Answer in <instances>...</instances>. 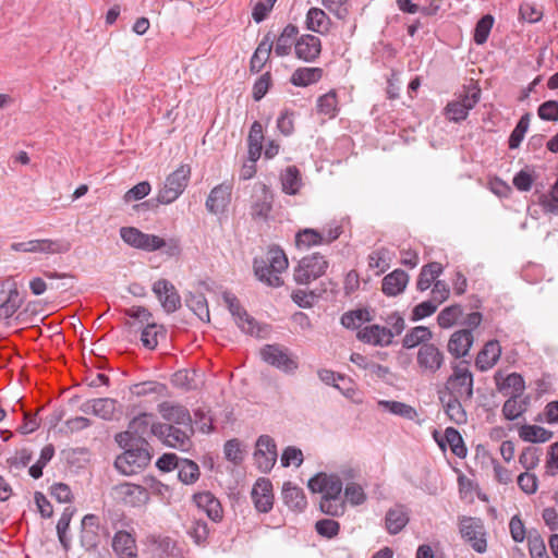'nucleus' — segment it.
I'll return each instance as SVG.
<instances>
[{
    "instance_id": "nucleus-12",
    "label": "nucleus",
    "mask_w": 558,
    "mask_h": 558,
    "mask_svg": "<svg viewBox=\"0 0 558 558\" xmlns=\"http://www.w3.org/2000/svg\"><path fill=\"white\" fill-rule=\"evenodd\" d=\"M254 459L260 472L267 473L272 469L277 460V447L270 436L262 435L258 437Z\"/></svg>"
},
{
    "instance_id": "nucleus-10",
    "label": "nucleus",
    "mask_w": 558,
    "mask_h": 558,
    "mask_svg": "<svg viewBox=\"0 0 558 558\" xmlns=\"http://www.w3.org/2000/svg\"><path fill=\"white\" fill-rule=\"evenodd\" d=\"M416 365L422 375H435L445 365V354L435 343L418 347Z\"/></svg>"
},
{
    "instance_id": "nucleus-64",
    "label": "nucleus",
    "mask_w": 558,
    "mask_h": 558,
    "mask_svg": "<svg viewBox=\"0 0 558 558\" xmlns=\"http://www.w3.org/2000/svg\"><path fill=\"white\" fill-rule=\"evenodd\" d=\"M538 117L544 121H558V101L547 100L539 105L537 109Z\"/></svg>"
},
{
    "instance_id": "nucleus-55",
    "label": "nucleus",
    "mask_w": 558,
    "mask_h": 558,
    "mask_svg": "<svg viewBox=\"0 0 558 558\" xmlns=\"http://www.w3.org/2000/svg\"><path fill=\"white\" fill-rule=\"evenodd\" d=\"M497 387L502 393H507V390L511 389L513 395L521 396L525 388V384L520 374L511 373L502 380V383H497Z\"/></svg>"
},
{
    "instance_id": "nucleus-3",
    "label": "nucleus",
    "mask_w": 558,
    "mask_h": 558,
    "mask_svg": "<svg viewBox=\"0 0 558 558\" xmlns=\"http://www.w3.org/2000/svg\"><path fill=\"white\" fill-rule=\"evenodd\" d=\"M288 258L279 247H270L266 257L254 258L253 267L257 279L269 287L278 288L283 284L279 276L288 268Z\"/></svg>"
},
{
    "instance_id": "nucleus-61",
    "label": "nucleus",
    "mask_w": 558,
    "mask_h": 558,
    "mask_svg": "<svg viewBox=\"0 0 558 558\" xmlns=\"http://www.w3.org/2000/svg\"><path fill=\"white\" fill-rule=\"evenodd\" d=\"M225 458L233 464H240L244 459V452L241 448V442L238 439H230L223 447Z\"/></svg>"
},
{
    "instance_id": "nucleus-15",
    "label": "nucleus",
    "mask_w": 558,
    "mask_h": 558,
    "mask_svg": "<svg viewBox=\"0 0 558 558\" xmlns=\"http://www.w3.org/2000/svg\"><path fill=\"white\" fill-rule=\"evenodd\" d=\"M153 291L167 313H173L181 306V298L175 287L167 279H159L153 284Z\"/></svg>"
},
{
    "instance_id": "nucleus-41",
    "label": "nucleus",
    "mask_w": 558,
    "mask_h": 558,
    "mask_svg": "<svg viewBox=\"0 0 558 558\" xmlns=\"http://www.w3.org/2000/svg\"><path fill=\"white\" fill-rule=\"evenodd\" d=\"M378 405L397 416L413 421L417 416V411L403 402L393 400H380Z\"/></svg>"
},
{
    "instance_id": "nucleus-31",
    "label": "nucleus",
    "mask_w": 558,
    "mask_h": 558,
    "mask_svg": "<svg viewBox=\"0 0 558 558\" xmlns=\"http://www.w3.org/2000/svg\"><path fill=\"white\" fill-rule=\"evenodd\" d=\"M282 498L284 504L292 510L303 511L306 508L307 500L302 488L286 482L282 486Z\"/></svg>"
},
{
    "instance_id": "nucleus-32",
    "label": "nucleus",
    "mask_w": 558,
    "mask_h": 558,
    "mask_svg": "<svg viewBox=\"0 0 558 558\" xmlns=\"http://www.w3.org/2000/svg\"><path fill=\"white\" fill-rule=\"evenodd\" d=\"M299 34V28L293 24H288L277 38V43L275 46V53L278 57H286L290 54L292 46L295 47L296 36Z\"/></svg>"
},
{
    "instance_id": "nucleus-29",
    "label": "nucleus",
    "mask_w": 558,
    "mask_h": 558,
    "mask_svg": "<svg viewBox=\"0 0 558 558\" xmlns=\"http://www.w3.org/2000/svg\"><path fill=\"white\" fill-rule=\"evenodd\" d=\"M196 506L202 509L214 522L222 519V507L220 501L210 493L202 492L193 496Z\"/></svg>"
},
{
    "instance_id": "nucleus-58",
    "label": "nucleus",
    "mask_w": 558,
    "mask_h": 558,
    "mask_svg": "<svg viewBox=\"0 0 558 558\" xmlns=\"http://www.w3.org/2000/svg\"><path fill=\"white\" fill-rule=\"evenodd\" d=\"M531 558H548L545 543L537 531H531L527 536Z\"/></svg>"
},
{
    "instance_id": "nucleus-33",
    "label": "nucleus",
    "mask_w": 558,
    "mask_h": 558,
    "mask_svg": "<svg viewBox=\"0 0 558 558\" xmlns=\"http://www.w3.org/2000/svg\"><path fill=\"white\" fill-rule=\"evenodd\" d=\"M444 268L438 262H430L424 265L421 268L417 281L416 289L421 292L426 291L430 288L432 284L436 281V279L442 274Z\"/></svg>"
},
{
    "instance_id": "nucleus-47",
    "label": "nucleus",
    "mask_w": 558,
    "mask_h": 558,
    "mask_svg": "<svg viewBox=\"0 0 558 558\" xmlns=\"http://www.w3.org/2000/svg\"><path fill=\"white\" fill-rule=\"evenodd\" d=\"M372 317L369 312L366 308H357L354 311H350L344 313L341 316V324L343 327L348 329H356L363 323L371 322Z\"/></svg>"
},
{
    "instance_id": "nucleus-43",
    "label": "nucleus",
    "mask_w": 558,
    "mask_h": 558,
    "mask_svg": "<svg viewBox=\"0 0 558 558\" xmlns=\"http://www.w3.org/2000/svg\"><path fill=\"white\" fill-rule=\"evenodd\" d=\"M36 253L62 254L71 248L70 242L65 240L40 239L35 240Z\"/></svg>"
},
{
    "instance_id": "nucleus-51",
    "label": "nucleus",
    "mask_w": 558,
    "mask_h": 558,
    "mask_svg": "<svg viewBox=\"0 0 558 558\" xmlns=\"http://www.w3.org/2000/svg\"><path fill=\"white\" fill-rule=\"evenodd\" d=\"M117 409V400L111 398L94 399V415L102 420L110 421L113 418Z\"/></svg>"
},
{
    "instance_id": "nucleus-52",
    "label": "nucleus",
    "mask_w": 558,
    "mask_h": 558,
    "mask_svg": "<svg viewBox=\"0 0 558 558\" xmlns=\"http://www.w3.org/2000/svg\"><path fill=\"white\" fill-rule=\"evenodd\" d=\"M53 456H54L53 445H51V444L46 445L41 449L40 457L37 460V462L29 468V470H28L29 475L35 480L40 478L43 476L44 468L50 462V460L53 458Z\"/></svg>"
},
{
    "instance_id": "nucleus-2",
    "label": "nucleus",
    "mask_w": 558,
    "mask_h": 558,
    "mask_svg": "<svg viewBox=\"0 0 558 558\" xmlns=\"http://www.w3.org/2000/svg\"><path fill=\"white\" fill-rule=\"evenodd\" d=\"M123 452L114 460L116 469L123 475L138 474L146 469L153 458L151 446L148 441L126 440L114 437Z\"/></svg>"
},
{
    "instance_id": "nucleus-28",
    "label": "nucleus",
    "mask_w": 558,
    "mask_h": 558,
    "mask_svg": "<svg viewBox=\"0 0 558 558\" xmlns=\"http://www.w3.org/2000/svg\"><path fill=\"white\" fill-rule=\"evenodd\" d=\"M409 282V275L402 269H395L386 275L381 282V291L387 296L401 294Z\"/></svg>"
},
{
    "instance_id": "nucleus-63",
    "label": "nucleus",
    "mask_w": 558,
    "mask_h": 558,
    "mask_svg": "<svg viewBox=\"0 0 558 558\" xmlns=\"http://www.w3.org/2000/svg\"><path fill=\"white\" fill-rule=\"evenodd\" d=\"M190 536L193 538L195 544L204 545L207 543L209 536L208 524L203 520L194 521L192 527L189 531Z\"/></svg>"
},
{
    "instance_id": "nucleus-18",
    "label": "nucleus",
    "mask_w": 558,
    "mask_h": 558,
    "mask_svg": "<svg viewBox=\"0 0 558 558\" xmlns=\"http://www.w3.org/2000/svg\"><path fill=\"white\" fill-rule=\"evenodd\" d=\"M116 498L130 506H137L148 499L145 487L132 483H122L112 487Z\"/></svg>"
},
{
    "instance_id": "nucleus-6",
    "label": "nucleus",
    "mask_w": 558,
    "mask_h": 558,
    "mask_svg": "<svg viewBox=\"0 0 558 558\" xmlns=\"http://www.w3.org/2000/svg\"><path fill=\"white\" fill-rule=\"evenodd\" d=\"M191 177V168L187 165H181L171 172L165 181L162 189L158 192L156 203L168 205L177 201L186 189Z\"/></svg>"
},
{
    "instance_id": "nucleus-42",
    "label": "nucleus",
    "mask_w": 558,
    "mask_h": 558,
    "mask_svg": "<svg viewBox=\"0 0 558 558\" xmlns=\"http://www.w3.org/2000/svg\"><path fill=\"white\" fill-rule=\"evenodd\" d=\"M177 469L178 477L184 484H194L199 478L198 464L193 460L181 458Z\"/></svg>"
},
{
    "instance_id": "nucleus-37",
    "label": "nucleus",
    "mask_w": 558,
    "mask_h": 558,
    "mask_svg": "<svg viewBox=\"0 0 558 558\" xmlns=\"http://www.w3.org/2000/svg\"><path fill=\"white\" fill-rule=\"evenodd\" d=\"M280 180L282 191L288 195H295L302 186L301 173L295 166L287 167L281 173Z\"/></svg>"
},
{
    "instance_id": "nucleus-56",
    "label": "nucleus",
    "mask_w": 558,
    "mask_h": 558,
    "mask_svg": "<svg viewBox=\"0 0 558 558\" xmlns=\"http://www.w3.org/2000/svg\"><path fill=\"white\" fill-rule=\"evenodd\" d=\"M162 326L155 323H148L142 328L141 342L148 350H154L158 345V335L161 332Z\"/></svg>"
},
{
    "instance_id": "nucleus-13",
    "label": "nucleus",
    "mask_w": 558,
    "mask_h": 558,
    "mask_svg": "<svg viewBox=\"0 0 558 558\" xmlns=\"http://www.w3.org/2000/svg\"><path fill=\"white\" fill-rule=\"evenodd\" d=\"M100 521L99 517L88 513L83 517L81 522L80 542L86 550H95L100 544Z\"/></svg>"
},
{
    "instance_id": "nucleus-45",
    "label": "nucleus",
    "mask_w": 558,
    "mask_h": 558,
    "mask_svg": "<svg viewBox=\"0 0 558 558\" xmlns=\"http://www.w3.org/2000/svg\"><path fill=\"white\" fill-rule=\"evenodd\" d=\"M185 303L201 320H209L207 300L203 293H190Z\"/></svg>"
},
{
    "instance_id": "nucleus-54",
    "label": "nucleus",
    "mask_w": 558,
    "mask_h": 558,
    "mask_svg": "<svg viewBox=\"0 0 558 558\" xmlns=\"http://www.w3.org/2000/svg\"><path fill=\"white\" fill-rule=\"evenodd\" d=\"M494 25V17L490 14H486L482 16L474 28V43L476 45H483L487 41L488 36L490 34L492 27Z\"/></svg>"
},
{
    "instance_id": "nucleus-17",
    "label": "nucleus",
    "mask_w": 558,
    "mask_h": 558,
    "mask_svg": "<svg viewBox=\"0 0 558 558\" xmlns=\"http://www.w3.org/2000/svg\"><path fill=\"white\" fill-rule=\"evenodd\" d=\"M232 185L221 183L215 186L205 203L206 209L214 215L222 214L231 202Z\"/></svg>"
},
{
    "instance_id": "nucleus-1",
    "label": "nucleus",
    "mask_w": 558,
    "mask_h": 558,
    "mask_svg": "<svg viewBox=\"0 0 558 558\" xmlns=\"http://www.w3.org/2000/svg\"><path fill=\"white\" fill-rule=\"evenodd\" d=\"M307 487L313 493L322 494L319 509L330 517H340L345 511V502L341 498L343 483L337 474L318 473L310 478Z\"/></svg>"
},
{
    "instance_id": "nucleus-30",
    "label": "nucleus",
    "mask_w": 558,
    "mask_h": 558,
    "mask_svg": "<svg viewBox=\"0 0 558 558\" xmlns=\"http://www.w3.org/2000/svg\"><path fill=\"white\" fill-rule=\"evenodd\" d=\"M439 400L444 407V410L450 421L458 425L466 423L468 415L462 405L464 399L446 396V393L439 392Z\"/></svg>"
},
{
    "instance_id": "nucleus-40",
    "label": "nucleus",
    "mask_w": 558,
    "mask_h": 558,
    "mask_svg": "<svg viewBox=\"0 0 558 558\" xmlns=\"http://www.w3.org/2000/svg\"><path fill=\"white\" fill-rule=\"evenodd\" d=\"M330 19L318 8H311L306 14V26L310 31L315 33H324L329 28Z\"/></svg>"
},
{
    "instance_id": "nucleus-5",
    "label": "nucleus",
    "mask_w": 558,
    "mask_h": 558,
    "mask_svg": "<svg viewBox=\"0 0 558 558\" xmlns=\"http://www.w3.org/2000/svg\"><path fill=\"white\" fill-rule=\"evenodd\" d=\"M194 427L177 426L158 422L153 430V436L157 437L162 445L186 452L192 446Z\"/></svg>"
},
{
    "instance_id": "nucleus-25",
    "label": "nucleus",
    "mask_w": 558,
    "mask_h": 558,
    "mask_svg": "<svg viewBox=\"0 0 558 558\" xmlns=\"http://www.w3.org/2000/svg\"><path fill=\"white\" fill-rule=\"evenodd\" d=\"M501 355V347L497 340L487 341L475 359V366L481 372L494 367Z\"/></svg>"
},
{
    "instance_id": "nucleus-59",
    "label": "nucleus",
    "mask_w": 558,
    "mask_h": 558,
    "mask_svg": "<svg viewBox=\"0 0 558 558\" xmlns=\"http://www.w3.org/2000/svg\"><path fill=\"white\" fill-rule=\"evenodd\" d=\"M148 541L153 546H155L157 551L167 557L172 556L177 548L175 541L169 536L150 535Z\"/></svg>"
},
{
    "instance_id": "nucleus-49",
    "label": "nucleus",
    "mask_w": 558,
    "mask_h": 558,
    "mask_svg": "<svg viewBox=\"0 0 558 558\" xmlns=\"http://www.w3.org/2000/svg\"><path fill=\"white\" fill-rule=\"evenodd\" d=\"M462 315V306L459 304H453L440 311V313L437 316V323L440 328L447 329L452 327Z\"/></svg>"
},
{
    "instance_id": "nucleus-39",
    "label": "nucleus",
    "mask_w": 558,
    "mask_h": 558,
    "mask_svg": "<svg viewBox=\"0 0 558 558\" xmlns=\"http://www.w3.org/2000/svg\"><path fill=\"white\" fill-rule=\"evenodd\" d=\"M519 436L527 442H546L553 437V432L538 425H522L519 428Z\"/></svg>"
},
{
    "instance_id": "nucleus-60",
    "label": "nucleus",
    "mask_w": 558,
    "mask_h": 558,
    "mask_svg": "<svg viewBox=\"0 0 558 558\" xmlns=\"http://www.w3.org/2000/svg\"><path fill=\"white\" fill-rule=\"evenodd\" d=\"M541 449L529 446L519 456V463L526 470L535 469L539 463Z\"/></svg>"
},
{
    "instance_id": "nucleus-20",
    "label": "nucleus",
    "mask_w": 558,
    "mask_h": 558,
    "mask_svg": "<svg viewBox=\"0 0 558 558\" xmlns=\"http://www.w3.org/2000/svg\"><path fill=\"white\" fill-rule=\"evenodd\" d=\"M274 194L266 184H260L259 193L254 196L251 216L254 220H268L272 210Z\"/></svg>"
},
{
    "instance_id": "nucleus-24",
    "label": "nucleus",
    "mask_w": 558,
    "mask_h": 558,
    "mask_svg": "<svg viewBox=\"0 0 558 558\" xmlns=\"http://www.w3.org/2000/svg\"><path fill=\"white\" fill-rule=\"evenodd\" d=\"M165 248L163 253L168 256L179 255L181 252L179 241L175 239H170L169 241L163 240L162 238L144 233L142 243L138 250L145 252H155Z\"/></svg>"
},
{
    "instance_id": "nucleus-44",
    "label": "nucleus",
    "mask_w": 558,
    "mask_h": 558,
    "mask_svg": "<svg viewBox=\"0 0 558 558\" xmlns=\"http://www.w3.org/2000/svg\"><path fill=\"white\" fill-rule=\"evenodd\" d=\"M480 99L481 88L476 83L471 82V84L463 86L456 100L470 111L478 104Z\"/></svg>"
},
{
    "instance_id": "nucleus-62",
    "label": "nucleus",
    "mask_w": 558,
    "mask_h": 558,
    "mask_svg": "<svg viewBox=\"0 0 558 558\" xmlns=\"http://www.w3.org/2000/svg\"><path fill=\"white\" fill-rule=\"evenodd\" d=\"M315 530L318 535L330 539L339 534L340 524L332 519H322L315 523Z\"/></svg>"
},
{
    "instance_id": "nucleus-19",
    "label": "nucleus",
    "mask_w": 558,
    "mask_h": 558,
    "mask_svg": "<svg viewBox=\"0 0 558 558\" xmlns=\"http://www.w3.org/2000/svg\"><path fill=\"white\" fill-rule=\"evenodd\" d=\"M356 336L364 343L386 347L392 343L395 333L387 327L371 325L362 328Z\"/></svg>"
},
{
    "instance_id": "nucleus-48",
    "label": "nucleus",
    "mask_w": 558,
    "mask_h": 558,
    "mask_svg": "<svg viewBox=\"0 0 558 558\" xmlns=\"http://www.w3.org/2000/svg\"><path fill=\"white\" fill-rule=\"evenodd\" d=\"M530 121H531L530 112L524 113L520 118V120L518 121L515 128L512 130V132L509 136V140H508V146L510 149H515L521 145V143L525 136V133L529 130Z\"/></svg>"
},
{
    "instance_id": "nucleus-35",
    "label": "nucleus",
    "mask_w": 558,
    "mask_h": 558,
    "mask_svg": "<svg viewBox=\"0 0 558 558\" xmlns=\"http://www.w3.org/2000/svg\"><path fill=\"white\" fill-rule=\"evenodd\" d=\"M438 445L444 449L446 444L451 448V451L459 458H464L468 453V449L464 445L461 434L453 427H447L445 429L444 439L438 440Z\"/></svg>"
},
{
    "instance_id": "nucleus-34",
    "label": "nucleus",
    "mask_w": 558,
    "mask_h": 558,
    "mask_svg": "<svg viewBox=\"0 0 558 558\" xmlns=\"http://www.w3.org/2000/svg\"><path fill=\"white\" fill-rule=\"evenodd\" d=\"M323 69L320 68H299L290 78L292 85L298 87H306L317 83L323 77Z\"/></svg>"
},
{
    "instance_id": "nucleus-53",
    "label": "nucleus",
    "mask_w": 558,
    "mask_h": 558,
    "mask_svg": "<svg viewBox=\"0 0 558 558\" xmlns=\"http://www.w3.org/2000/svg\"><path fill=\"white\" fill-rule=\"evenodd\" d=\"M295 243L300 248H310L311 246L323 244L324 235L314 229H304L296 233Z\"/></svg>"
},
{
    "instance_id": "nucleus-38",
    "label": "nucleus",
    "mask_w": 558,
    "mask_h": 558,
    "mask_svg": "<svg viewBox=\"0 0 558 558\" xmlns=\"http://www.w3.org/2000/svg\"><path fill=\"white\" fill-rule=\"evenodd\" d=\"M317 112L324 114L329 119L336 118L339 112L338 97L335 89L319 96L316 102Z\"/></svg>"
},
{
    "instance_id": "nucleus-50",
    "label": "nucleus",
    "mask_w": 558,
    "mask_h": 558,
    "mask_svg": "<svg viewBox=\"0 0 558 558\" xmlns=\"http://www.w3.org/2000/svg\"><path fill=\"white\" fill-rule=\"evenodd\" d=\"M519 397L513 395L504 403L502 414L509 421H514L526 411L525 400H519Z\"/></svg>"
},
{
    "instance_id": "nucleus-8",
    "label": "nucleus",
    "mask_w": 558,
    "mask_h": 558,
    "mask_svg": "<svg viewBox=\"0 0 558 558\" xmlns=\"http://www.w3.org/2000/svg\"><path fill=\"white\" fill-rule=\"evenodd\" d=\"M259 355L264 362L287 374L294 373L299 367L298 361L291 356L289 349L278 343L265 344Z\"/></svg>"
},
{
    "instance_id": "nucleus-4",
    "label": "nucleus",
    "mask_w": 558,
    "mask_h": 558,
    "mask_svg": "<svg viewBox=\"0 0 558 558\" xmlns=\"http://www.w3.org/2000/svg\"><path fill=\"white\" fill-rule=\"evenodd\" d=\"M452 373L445 384V393L449 397L464 399V402L473 398V374L469 368V362L461 361L452 365Z\"/></svg>"
},
{
    "instance_id": "nucleus-14",
    "label": "nucleus",
    "mask_w": 558,
    "mask_h": 558,
    "mask_svg": "<svg viewBox=\"0 0 558 558\" xmlns=\"http://www.w3.org/2000/svg\"><path fill=\"white\" fill-rule=\"evenodd\" d=\"M158 412L166 424L193 427V420L189 409L182 404L163 401L158 404Z\"/></svg>"
},
{
    "instance_id": "nucleus-21",
    "label": "nucleus",
    "mask_w": 558,
    "mask_h": 558,
    "mask_svg": "<svg viewBox=\"0 0 558 558\" xmlns=\"http://www.w3.org/2000/svg\"><path fill=\"white\" fill-rule=\"evenodd\" d=\"M322 52L320 39L311 34L302 35L295 41V56L305 62H314Z\"/></svg>"
},
{
    "instance_id": "nucleus-36",
    "label": "nucleus",
    "mask_w": 558,
    "mask_h": 558,
    "mask_svg": "<svg viewBox=\"0 0 558 558\" xmlns=\"http://www.w3.org/2000/svg\"><path fill=\"white\" fill-rule=\"evenodd\" d=\"M433 332L428 327L416 326L410 329L402 339V345L405 349H412L424 343H430Z\"/></svg>"
},
{
    "instance_id": "nucleus-7",
    "label": "nucleus",
    "mask_w": 558,
    "mask_h": 558,
    "mask_svg": "<svg viewBox=\"0 0 558 558\" xmlns=\"http://www.w3.org/2000/svg\"><path fill=\"white\" fill-rule=\"evenodd\" d=\"M327 268L328 262L319 253L304 256L294 268V281L298 284H308L322 277Z\"/></svg>"
},
{
    "instance_id": "nucleus-46",
    "label": "nucleus",
    "mask_w": 558,
    "mask_h": 558,
    "mask_svg": "<svg viewBox=\"0 0 558 558\" xmlns=\"http://www.w3.org/2000/svg\"><path fill=\"white\" fill-rule=\"evenodd\" d=\"M23 300L16 287L9 290L7 300L0 304V319L11 318L21 307Z\"/></svg>"
},
{
    "instance_id": "nucleus-22",
    "label": "nucleus",
    "mask_w": 558,
    "mask_h": 558,
    "mask_svg": "<svg viewBox=\"0 0 558 558\" xmlns=\"http://www.w3.org/2000/svg\"><path fill=\"white\" fill-rule=\"evenodd\" d=\"M112 549L118 558H137L135 536L125 530H119L112 537Z\"/></svg>"
},
{
    "instance_id": "nucleus-16",
    "label": "nucleus",
    "mask_w": 558,
    "mask_h": 558,
    "mask_svg": "<svg viewBox=\"0 0 558 558\" xmlns=\"http://www.w3.org/2000/svg\"><path fill=\"white\" fill-rule=\"evenodd\" d=\"M251 497L258 512L268 513L274 506L271 482L268 478H258L252 488Z\"/></svg>"
},
{
    "instance_id": "nucleus-9",
    "label": "nucleus",
    "mask_w": 558,
    "mask_h": 558,
    "mask_svg": "<svg viewBox=\"0 0 558 558\" xmlns=\"http://www.w3.org/2000/svg\"><path fill=\"white\" fill-rule=\"evenodd\" d=\"M462 538L480 554L487 549L486 531L483 521L478 518L463 517L459 522Z\"/></svg>"
},
{
    "instance_id": "nucleus-11",
    "label": "nucleus",
    "mask_w": 558,
    "mask_h": 558,
    "mask_svg": "<svg viewBox=\"0 0 558 558\" xmlns=\"http://www.w3.org/2000/svg\"><path fill=\"white\" fill-rule=\"evenodd\" d=\"M157 423L154 422V414L143 412L130 421L126 430L118 433L114 437L126 440L148 441L147 437L153 435Z\"/></svg>"
},
{
    "instance_id": "nucleus-27",
    "label": "nucleus",
    "mask_w": 558,
    "mask_h": 558,
    "mask_svg": "<svg viewBox=\"0 0 558 558\" xmlns=\"http://www.w3.org/2000/svg\"><path fill=\"white\" fill-rule=\"evenodd\" d=\"M274 39L275 35H272L271 32H268L258 44L250 61L251 72L259 73L263 70L266 62L269 60L274 47Z\"/></svg>"
},
{
    "instance_id": "nucleus-23",
    "label": "nucleus",
    "mask_w": 558,
    "mask_h": 558,
    "mask_svg": "<svg viewBox=\"0 0 558 558\" xmlns=\"http://www.w3.org/2000/svg\"><path fill=\"white\" fill-rule=\"evenodd\" d=\"M473 342L474 336L471 329H460L450 336L447 350L454 359H461L469 354Z\"/></svg>"
},
{
    "instance_id": "nucleus-26",
    "label": "nucleus",
    "mask_w": 558,
    "mask_h": 558,
    "mask_svg": "<svg viewBox=\"0 0 558 558\" xmlns=\"http://www.w3.org/2000/svg\"><path fill=\"white\" fill-rule=\"evenodd\" d=\"M410 521V511L403 505H396L385 515V526L389 534L401 532Z\"/></svg>"
},
{
    "instance_id": "nucleus-57",
    "label": "nucleus",
    "mask_w": 558,
    "mask_h": 558,
    "mask_svg": "<svg viewBox=\"0 0 558 558\" xmlns=\"http://www.w3.org/2000/svg\"><path fill=\"white\" fill-rule=\"evenodd\" d=\"M32 452L23 448L21 450L15 451L14 456L7 459L5 463L10 472H19L20 470L24 469L28 465V463L32 461Z\"/></svg>"
}]
</instances>
